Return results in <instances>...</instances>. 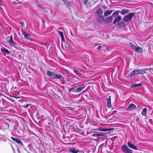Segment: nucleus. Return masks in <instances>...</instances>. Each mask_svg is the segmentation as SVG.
I'll return each mask as SVG.
<instances>
[{"mask_svg":"<svg viewBox=\"0 0 153 153\" xmlns=\"http://www.w3.org/2000/svg\"><path fill=\"white\" fill-rule=\"evenodd\" d=\"M1 102V101H0V102Z\"/></svg>","mask_w":153,"mask_h":153,"instance_id":"45","label":"nucleus"},{"mask_svg":"<svg viewBox=\"0 0 153 153\" xmlns=\"http://www.w3.org/2000/svg\"><path fill=\"white\" fill-rule=\"evenodd\" d=\"M149 71H150V72L151 73H152V72H153V68H150L149 69Z\"/></svg>","mask_w":153,"mask_h":153,"instance_id":"38","label":"nucleus"},{"mask_svg":"<svg viewBox=\"0 0 153 153\" xmlns=\"http://www.w3.org/2000/svg\"><path fill=\"white\" fill-rule=\"evenodd\" d=\"M30 105L29 104H27L24 106V108H27L28 107V106Z\"/></svg>","mask_w":153,"mask_h":153,"instance_id":"36","label":"nucleus"},{"mask_svg":"<svg viewBox=\"0 0 153 153\" xmlns=\"http://www.w3.org/2000/svg\"><path fill=\"white\" fill-rule=\"evenodd\" d=\"M8 43L12 46H14L17 44L16 43L14 42L13 39V35H11L10 37V39L8 41Z\"/></svg>","mask_w":153,"mask_h":153,"instance_id":"7","label":"nucleus"},{"mask_svg":"<svg viewBox=\"0 0 153 153\" xmlns=\"http://www.w3.org/2000/svg\"><path fill=\"white\" fill-rule=\"evenodd\" d=\"M73 71H74V72L76 75H77L78 76H80V75H82V74L77 69V70H76V69L74 70Z\"/></svg>","mask_w":153,"mask_h":153,"instance_id":"25","label":"nucleus"},{"mask_svg":"<svg viewBox=\"0 0 153 153\" xmlns=\"http://www.w3.org/2000/svg\"><path fill=\"white\" fill-rule=\"evenodd\" d=\"M82 1L84 4H85V5H86L88 0H82Z\"/></svg>","mask_w":153,"mask_h":153,"instance_id":"32","label":"nucleus"},{"mask_svg":"<svg viewBox=\"0 0 153 153\" xmlns=\"http://www.w3.org/2000/svg\"><path fill=\"white\" fill-rule=\"evenodd\" d=\"M21 31L22 34L24 35V36L25 34H26V33L23 30V28H21Z\"/></svg>","mask_w":153,"mask_h":153,"instance_id":"30","label":"nucleus"},{"mask_svg":"<svg viewBox=\"0 0 153 153\" xmlns=\"http://www.w3.org/2000/svg\"><path fill=\"white\" fill-rule=\"evenodd\" d=\"M8 43L12 46H14L17 44L16 43L14 42L13 39V35H11L10 37V39L8 41Z\"/></svg>","mask_w":153,"mask_h":153,"instance_id":"8","label":"nucleus"},{"mask_svg":"<svg viewBox=\"0 0 153 153\" xmlns=\"http://www.w3.org/2000/svg\"><path fill=\"white\" fill-rule=\"evenodd\" d=\"M127 144L129 148L135 150H138V149L137 148L136 146L135 145L131 143L130 142H127Z\"/></svg>","mask_w":153,"mask_h":153,"instance_id":"9","label":"nucleus"},{"mask_svg":"<svg viewBox=\"0 0 153 153\" xmlns=\"http://www.w3.org/2000/svg\"><path fill=\"white\" fill-rule=\"evenodd\" d=\"M137 108V107L135 105L131 103L129 105L128 107L125 109V110L127 111H131L134 109H136Z\"/></svg>","mask_w":153,"mask_h":153,"instance_id":"5","label":"nucleus"},{"mask_svg":"<svg viewBox=\"0 0 153 153\" xmlns=\"http://www.w3.org/2000/svg\"><path fill=\"white\" fill-rule=\"evenodd\" d=\"M139 71L140 74H142L146 73V71H145V69H143L141 70L139 69Z\"/></svg>","mask_w":153,"mask_h":153,"instance_id":"27","label":"nucleus"},{"mask_svg":"<svg viewBox=\"0 0 153 153\" xmlns=\"http://www.w3.org/2000/svg\"><path fill=\"white\" fill-rule=\"evenodd\" d=\"M64 1V3H65L68 0H62Z\"/></svg>","mask_w":153,"mask_h":153,"instance_id":"42","label":"nucleus"},{"mask_svg":"<svg viewBox=\"0 0 153 153\" xmlns=\"http://www.w3.org/2000/svg\"><path fill=\"white\" fill-rule=\"evenodd\" d=\"M46 74L48 76L53 78L59 79L60 80L64 79V78L61 75L56 74L54 72L48 71Z\"/></svg>","mask_w":153,"mask_h":153,"instance_id":"1","label":"nucleus"},{"mask_svg":"<svg viewBox=\"0 0 153 153\" xmlns=\"http://www.w3.org/2000/svg\"><path fill=\"white\" fill-rule=\"evenodd\" d=\"M121 19V17L120 16H119L117 17L114 20L113 23L115 24L117 23L120 22Z\"/></svg>","mask_w":153,"mask_h":153,"instance_id":"12","label":"nucleus"},{"mask_svg":"<svg viewBox=\"0 0 153 153\" xmlns=\"http://www.w3.org/2000/svg\"><path fill=\"white\" fill-rule=\"evenodd\" d=\"M122 151L125 153H132V150L129 149L126 145L123 144L121 148Z\"/></svg>","mask_w":153,"mask_h":153,"instance_id":"3","label":"nucleus"},{"mask_svg":"<svg viewBox=\"0 0 153 153\" xmlns=\"http://www.w3.org/2000/svg\"><path fill=\"white\" fill-rule=\"evenodd\" d=\"M134 50L138 53H140L142 51V49L140 47H136Z\"/></svg>","mask_w":153,"mask_h":153,"instance_id":"19","label":"nucleus"},{"mask_svg":"<svg viewBox=\"0 0 153 153\" xmlns=\"http://www.w3.org/2000/svg\"><path fill=\"white\" fill-rule=\"evenodd\" d=\"M1 0H0V9L1 8Z\"/></svg>","mask_w":153,"mask_h":153,"instance_id":"40","label":"nucleus"},{"mask_svg":"<svg viewBox=\"0 0 153 153\" xmlns=\"http://www.w3.org/2000/svg\"><path fill=\"white\" fill-rule=\"evenodd\" d=\"M92 136L94 137H97L100 136H102V135L99 134L94 133L93 134Z\"/></svg>","mask_w":153,"mask_h":153,"instance_id":"28","label":"nucleus"},{"mask_svg":"<svg viewBox=\"0 0 153 153\" xmlns=\"http://www.w3.org/2000/svg\"><path fill=\"white\" fill-rule=\"evenodd\" d=\"M58 33H59V34L60 36L62 41L64 42H65V39L64 38V36L63 32H62L58 31Z\"/></svg>","mask_w":153,"mask_h":153,"instance_id":"16","label":"nucleus"},{"mask_svg":"<svg viewBox=\"0 0 153 153\" xmlns=\"http://www.w3.org/2000/svg\"><path fill=\"white\" fill-rule=\"evenodd\" d=\"M85 87L86 86H85L83 87L78 88L76 89H75L76 87H74L73 88V89H75L74 90L75 92H77V93H79L81 91H82V90L84 89L85 88Z\"/></svg>","mask_w":153,"mask_h":153,"instance_id":"11","label":"nucleus"},{"mask_svg":"<svg viewBox=\"0 0 153 153\" xmlns=\"http://www.w3.org/2000/svg\"><path fill=\"white\" fill-rule=\"evenodd\" d=\"M100 18H101L102 20H104V18L102 15L100 17H99V19Z\"/></svg>","mask_w":153,"mask_h":153,"instance_id":"39","label":"nucleus"},{"mask_svg":"<svg viewBox=\"0 0 153 153\" xmlns=\"http://www.w3.org/2000/svg\"><path fill=\"white\" fill-rule=\"evenodd\" d=\"M140 74L139 69H136L132 71L128 76V78H131L136 75Z\"/></svg>","mask_w":153,"mask_h":153,"instance_id":"4","label":"nucleus"},{"mask_svg":"<svg viewBox=\"0 0 153 153\" xmlns=\"http://www.w3.org/2000/svg\"><path fill=\"white\" fill-rule=\"evenodd\" d=\"M77 130L78 131H80V130L79 128H77Z\"/></svg>","mask_w":153,"mask_h":153,"instance_id":"44","label":"nucleus"},{"mask_svg":"<svg viewBox=\"0 0 153 153\" xmlns=\"http://www.w3.org/2000/svg\"><path fill=\"white\" fill-rule=\"evenodd\" d=\"M25 38L27 39V40H31V38L30 35L29 34L26 33V34H25L24 36Z\"/></svg>","mask_w":153,"mask_h":153,"instance_id":"18","label":"nucleus"},{"mask_svg":"<svg viewBox=\"0 0 153 153\" xmlns=\"http://www.w3.org/2000/svg\"><path fill=\"white\" fill-rule=\"evenodd\" d=\"M129 12V10L126 9H123L121 11L120 13L122 15H124Z\"/></svg>","mask_w":153,"mask_h":153,"instance_id":"17","label":"nucleus"},{"mask_svg":"<svg viewBox=\"0 0 153 153\" xmlns=\"http://www.w3.org/2000/svg\"><path fill=\"white\" fill-rule=\"evenodd\" d=\"M20 24L22 26V28L23 27L24 23L23 22H19Z\"/></svg>","mask_w":153,"mask_h":153,"instance_id":"34","label":"nucleus"},{"mask_svg":"<svg viewBox=\"0 0 153 153\" xmlns=\"http://www.w3.org/2000/svg\"><path fill=\"white\" fill-rule=\"evenodd\" d=\"M102 48V46L100 45V46H98L97 47V50H100Z\"/></svg>","mask_w":153,"mask_h":153,"instance_id":"35","label":"nucleus"},{"mask_svg":"<svg viewBox=\"0 0 153 153\" xmlns=\"http://www.w3.org/2000/svg\"><path fill=\"white\" fill-rule=\"evenodd\" d=\"M129 45L134 50L136 47L132 43H129Z\"/></svg>","mask_w":153,"mask_h":153,"instance_id":"29","label":"nucleus"},{"mask_svg":"<svg viewBox=\"0 0 153 153\" xmlns=\"http://www.w3.org/2000/svg\"><path fill=\"white\" fill-rule=\"evenodd\" d=\"M1 50L2 53H6L8 54H9L10 53V52L9 51L4 48H1Z\"/></svg>","mask_w":153,"mask_h":153,"instance_id":"20","label":"nucleus"},{"mask_svg":"<svg viewBox=\"0 0 153 153\" xmlns=\"http://www.w3.org/2000/svg\"><path fill=\"white\" fill-rule=\"evenodd\" d=\"M147 110L146 108H143L141 112L142 115L143 116L147 114Z\"/></svg>","mask_w":153,"mask_h":153,"instance_id":"23","label":"nucleus"},{"mask_svg":"<svg viewBox=\"0 0 153 153\" xmlns=\"http://www.w3.org/2000/svg\"><path fill=\"white\" fill-rule=\"evenodd\" d=\"M150 68H144V69H145V71H146V70H149Z\"/></svg>","mask_w":153,"mask_h":153,"instance_id":"41","label":"nucleus"},{"mask_svg":"<svg viewBox=\"0 0 153 153\" xmlns=\"http://www.w3.org/2000/svg\"><path fill=\"white\" fill-rule=\"evenodd\" d=\"M142 85V84L141 82L138 84L135 83L131 85L130 86V87L132 88H134L136 87L141 86Z\"/></svg>","mask_w":153,"mask_h":153,"instance_id":"13","label":"nucleus"},{"mask_svg":"<svg viewBox=\"0 0 153 153\" xmlns=\"http://www.w3.org/2000/svg\"><path fill=\"white\" fill-rule=\"evenodd\" d=\"M134 14V13H129L124 17L123 20L126 22H130L132 19Z\"/></svg>","mask_w":153,"mask_h":153,"instance_id":"2","label":"nucleus"},{"mask_svg":"<svg viewBox=\"0 0 153 153\" xmlns=\"http://www.w3.org/2000/svg\"><path fill=\"white\" fill-rule=\"evenodd\" d=\"M120 12V11L119 10L115 11L113 13L111 16H112V17L113 16L114 17H116L118 15Z\"/></svg>","mask_w":153,"mask_h":153,"instance_id":"24","label":"nucleus"},{"mask_svg":"<svg viewBox=\"0 0 153 153\" xmlns=\"http://www.w3.org/2000/svg\"><path fill=\"white\" fill-rule=\"evenodd\" d=\"M79 151V150H76L74 149H71L69 150V152L72 153H77Z\"/></svg>","mask_w":153,"mask_h":153,"instance_id":"21","label":"nucleus"},{"mask_svg":"<svg viewBox=\"0 0 153 153\" xmlns=\"http://www.w3.org/2000/svg\"><path fill=\"white\" fill-rule=\"evenodd\" d=\"M106 100L107 102V106L108 107L110 108L111 107V97L109 96V97L106 99Z\"/></svg>","mask_w":153,"mask_h":153,"instance_id":"10","label":"nucleus"},{"mask_svg":"<svg viewBox=\"0 0 153 153\" xmlns=\"http://www.w3.org/2000/svg\"><path fill=\"white\" fill-rule=\"evenodd\" d=\"M48 125H52V124L51 123H48Z\"/></svg>","mask_w":153,"mask_h":153,"instance_id":"43","label":"nucleus"},{"mask_svg":"<svg viewBox=\"0 0 153 153\" xmlns=\"http://www.w3.org/2000/svg\"><path fill=\"white\" fill-rule=\"evenodd\" d=\"M11 138L13 140L15 141L19 145H20V146H22V147L24 146L23 143L22 142V141H21L19 140L17 138H14V137H11Z\"/></svg>","mask_w":153,"mask_h":153,"instance_id":"6","label":"nucleus"},{"mask_svg":"<svg viewBox=\"0 0 153 153\" xmlns=\"http://www.w3.org/2000/svg\"><path fill=\"white\" fill-rule=\"evenodd\" d=\"M125 23L123 22H120L118 25V26L120 27H124L125 26Z\"/></svg>","mask_w":153,"mask_h":153,"instance_id":"26","label":"nucleus"},{"mask_svg":"<svg viewBox=\"0 0 153 153\" xmlns=\"http://www.w3.org/2000/svg\"><path fill=\"white\" fill-rule=\"evenodd\" d=\"M96 13L98 14L99 15H100L103 12L102 11V9L100 8L97 9L95 12Z\"/></svg>","mask_w":153,"mask_h":153,"instance_id":"22","label":"nucleus"},{"mask_svg":"<svg viewBox=\"0 0 153 153\" xmlns=\"http://www.w3.org/2000/svg\"><path fill=\"white\" fill-rule=\"evenodd\" d=\"M108 130L107 129H105L103 130H100V131H107Z\"/></svg>","mask_w":153,"mask_h":153,"instance_id":"37","label":"nucleus"},{"mask_svg":"<svg viewBox=\"0 0 153 153\" xmlns=\"http://www.w3.org/2000/svg\"><path fill=\"white\" fill-rule=\"evenodd\" d=\"M42 44L44 45L47 48H48V45H48L47 44H45V43H42Z\"/></svg>","mask_w":153,"mask_h":153,"instance_id":"31","label":"nucleus"},{"mask_svg":"<svg viewBox=\"0 0 153 153\" xmlns=\"http://www.w3.org/2000/svg\"><path fill=\"white\" fill-rule=\"evenodd\" d=\"M68 109H69V110H70L73 111L74 110V107H69L68 108Z\"/></svg>","mask_w":153,"mask_h":153,"instance_id":"33","label":"nucleus"},{"mask_svg":"<svg viewBox=\"0 0 153 153\" xmlns=\"http://www.w3.org/2000/svg\"><path fill=\"white\" fill-rule=\"evenodd\" d=\"M113 19V17L112 16H109L106 18L105 21L107 23L111 22Z\"/></svg>","mask_w":153,"mask_h":153,"instance_id":"15","label":"nucleus"},{"mask_svg":"<svg viewBox=\"0 0 153 153\" xmlns=\"http://www.w3.org/2000/svg\"><path fill=\"white\" fill-rule=\"evenodd\" d=\"M113 10H107L105 11L104 13V15L105 16H108L110 15L113 12Z\"/></svg>","mask_w":153,"mask_h":153,"instance_id":"14","label":"nucleus"}]
</instances>
